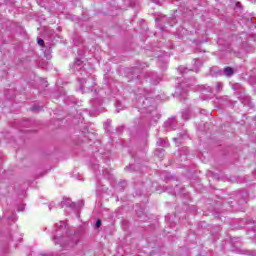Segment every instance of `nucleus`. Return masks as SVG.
<instances>
[{
	"label": "nucleus",
	"mask_w": 256,
	"mask_h": 256,
	"mask_svg": "<svg viewBox=\"0 0 256 256\" xmlns=\"http://www.w3.org/2000/svg\"><path fill=\"white\" fill-rule=\"evenodd\" d=\"M44 43L43 39H38V45H40V47H43Z\"/></svg>",
	"instance_id": "423d86ee"
},
{
	"label": "nucleus",
	"mask_w": 256,
	"mask_h": 256,
	"mask_svg": "<svg viewBox=\"0 0 256 256\" xmlns=\"http://www.w3.org/2000/svg\"><path fill=\"white\" fill-rule=\"evenodd\" d=\"M80 83H81V85H85V83H87V80L82 78V79H80Z\"/></svg>",
	"instance_id": "6e6552de"
},
{
	"label": "nucleus",
	"mask_w": 256,
	"mask_h": 256,
	"mask_svg": "<svg viewBox=\"0 0 256 256\" xmlns=\"http://www.w3.org/2000/svg\"><path fill=\"white\" fill-rule=\"evenodd\" d=\"M183 69H184L183 67H180V68H179L180 71H183Z\"/></svg>",
	"instance_id": "9d476101"
},
{
	"label": "nucleus",
	"mask_w": 256,
	"mask_h": 256,
	"mask_svg": "<svg viewBox=\"0 0 256 256\" xmlns=\"http://www.w3.org/2000/svg\"><path fill=\"white\" fill-rule=\"evenodd\" d=\"M96 229H99L101 227V220H97L95 224Z\"/></svg>",
	"instance_id": "39448f33"
},
{
	"label": "nucleus",
	"mask_w": 256,
	"mask_h": 256,
	"mask_svg": "<svg viewBox=\"0 0 256 256\" xmlns=\"http://www.w3.org/2000/svg\"><path fill=\"white\" fill-rule=\"evenodd\" d=\"M223 73L225 77H232V75L235 73V70L229 66L225 67L223 70Z\"/></svg>",
	"instance_id": "f03ea898"
},
{
	"label": "nucleus",
	"mask_w": 256,
	"mask_h": 256,
	"mask_svg": "<svg viewBox=\"0 0 256 256\" xmlns=\"http://www.w3.org/2000/svg\"><path fill=\"white\" fill-rule=\"evenodd\" d=\"M157 145H159V147H169V142L166 139L160 138L157 141Z\"/></svg>",
	"instance_id": "7ed1b4c3"
},
{
	"label": "nucleus",
	"mask_w": 256,
	"mask_h": 256,
	"mask_svg": "<svg viewBox=\"0 0 256 256\" xmlns=\"http://www.w3.org/2000/svg\"><path fill=\"white\" fill-rule=\"evenodd\" d=\"M83 89H85V86L80 87V91H83Z\"/></svg>",
	"instance_id": "1a4fd4ad"
},
{
	"label": "nucleus",
	"mask_w": 256,
	"mask_h": 256,
	"mask_svg": "<svg viewBox=\"0 0 256 256\" xmlns=\"http://www.w3.org/2000/svg\"><path fill=\"white\" fill-rule=\"evenodd\" d=\"M183 118H184V119H187V117H185V115H183Z\"/></svg>",
	"instance_id": "9b49d317"
},
{
	"label": "nucleus",
	"mask_w": 256,
	"mask_h": 256,
	"mask_svg": "<svg viewBox=\"0 0 256 256\" xmlns=\"http://www.w3.org/2000/svg\"><path fill=\"white\" fill-rule=\"evenodd\" d=\"M54 243L60 245V247H67V245L73 247V245L77 244L75 231L71 230L67 223L60 221L54 234Z\"/></svg>",
	"instance_id": "f257e3e1"
},
{
	"label": "nucleus",
	"mask_w": 256,
	"mask_h": 256,
	"mask_svg": "<svg viewBox=\"0 0 256 256\" xmlns=\"http://www.w3.org/2000/svg\"><path fill=\"white\" fill-rule=\"evenodd\" d=\"M216 88H217L218 91H221V89H223V83L218 82V83L216 84Z\"/></svg>",
	"instance_id": "20e7f679"
},
{
	"label": "nucleus",
	"mask_w": 256,
	"mask_h": 256,
	"mask_svg": "<svg viewBox=\"0 0 256 256\" xmlns=\"http://www.w3.org/2000/svg\"><path fill=\"white\" fill-rule=\"evenodd\" d=\"M74 65L75 67H79V65H81V60H76Z\"/></svg>",
	"instance_id": "0eeeda50"
}]
</instances>
